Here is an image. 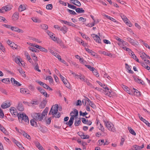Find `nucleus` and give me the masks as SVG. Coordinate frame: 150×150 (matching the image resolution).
I'll list each match as a JSON object with an SVG mask.
<instances>
[{
  "instance_id": "79ce46f5",
  "label": "nucleus",
  "mask_w": 150,
  "mask_h": 150,
  "mask_svg": "<svg viewBox=\"0 0 150 150\" xmlns=\"http://www.w3.org/2000/svg\"><path fill=\"white\" fill-rule=\"evenodd\" d=\"M115 39L120 42L122 43H123L124 42H125L124 40H122L118 37L115 36Z\"/></svg>"
},
{
  "instance_id": "e433bc0d",
  "label": "nucleus",
  "mask_w": 150,
  "mask_h": 150,
  "mask_svg": "<svg viewBox=\"0 0 150 150\" xmlns=\"http://www.w3.org/2000/svg\"><path fill=\"white\" fill-rule=\"evenodd\" d=\"M67 4H68V6L69 8H71L73 9H75L76 10V6H75L74 5H72L68 3H67Z\"/></svg>"
},
{
  "instance_id": "b1692460",
  "label": "nucleus",
  "mask_w": 150,
  "mask_h": 150,
  "mask_svg": "<svg viewBox=\"0 0 150 150\" xmlns=\"http://www.w3.org/2000/svg\"><path fill=\"white\" fill-rule=\"evenodd\" d=\"M128 41L132 45H135L137 44L136 42L134 41V40L131 38H129L128 39Z\"/></svg>"
},
{
  "instance_id": "c85d7f7f",
  "label": "nucleus",
  "mask_w": 150,
  "mask_h": 150,
  "mask_svg": "<svg viewBox=\"0 0 150 150\" xmlns=\"http://www.w3.org/2000/svg\"><path fill=\"white\" fill-rule=\"evenodd\" d=\"M18 71L23 76H25V74H24L25 72L23 71L22 69L21 68H20L19 69H18Z\"/></svg>"
},
{
  "instance_id": "a211bd4d",
  "label": "nucleus",
  "mask_w": 150,
  "mask_h": 150,
  "mask_svg": "<svg viewBox=\"0 0 150 150\" xmlns=\"http://www.w3.org/2000/svg\"><path fill=\"white\" fill-rule=\"evenodd\" d=\"M85 50L89 53H90L91 55H92L93 56H95V53L92 51L91 50H90V49L88 48H85Z\"/></svg>"
},
{
  "instance_id": "052dcab7",
  "label": "nucleus",
  "mask_w": 150,
  "mask_h": 150,
  "mask_svg": "<svg viewBox=\"0 0 150 150\" xmlns=\"http://www.w3.org/2000/svg\"><path fill=\"white\" fill-rule=\"evenodd\" d=\"M15 62L18 64H19L21 63L20 59L18 58H16L15 59Z\"/></svg>"
},
{
  "instance_id": "f8f14e48",
  "label": "nucleus",
  "mask_w": 150,
  "mask_h": 150,
  "mask_svg": "<svg viewBox=\"0 0 150 150\" xmlns=\"http://www.w3.org/2000/svg\"><path fill=\"white\" fill-rule=\"evenodd\" d=\"M47 100L46 98L45 99H44L41 102L40 105V107L41 108H44L46 105V104L47 103Z\"/></svg>"
},
{
  "instance_id": "680f3d73",
  "label": "nucleus",
  "mask_w": 150,
  "mask_h": 150,
  "mask_svg": "<svg viewBox=\"0 0 150 150\" xmlns=\"http://www.w3.org/2000/svg\"><path fill=\"white\" fill-rule=\"evenodd\" d=\"M104 142V139H102L101 140H98V143H99V145H101Z\"/></svg>"
},
{
  "instance_id": "a19ab883",
  "label": "nucleus",
  "mask_w": 150,
  "mask_h": 150,
  "mask_svg": "<svg viewBox=\"0 0 150 150\" xmlns=\"http://www.w3.org/2000/svg\"><path fill=\"white\" fill-rule=\"evenodd\" d=\"M46 8L48 10H51L52 8V5L51 4H47L46 6Z\"/></svg>"
},
{
  "instance_id": "6e6d98bb",
  "label": "nucleus",
  "mask_w": 150,
  "mask_h": 150,
  "mask_svg": "<svg viewBox=\"0 0 150 150\" xmlns=\"http://www.w3.org/2000/svg\"><path fill=\"white\" fill-rule=\"evenodd\" d=\"M26 58L30 63L32 64H33V62L32 61V59H31L30 56H27L26 57Z\"/></svg>"
},
{
  "instance_id": "2f4dec72",
  "label": "nucleus",
  "mask_w": 150,
  "mask_h": 150,
  "mask_svg": "<svg viewBox=\"0 0 150 150\" xmlns=\"http://www.w3.org/2000/svg\"><path fill=\"white\" fill-rule=\"evenodd\" d=\"M67 11L71 14L73 15H75L76 14V13L74 11L68 9H67Z\"/></svg>"
},
{
  "instance_id": "4be33fe9",
  "label": "nucleus",
  "mask_w": 150,
  "mask_h": 150,
  "mask_svg": "<svg viewBox=\"0 0 150 150\" xmlns=\"http://www.w3.org/2000/svg\"><path fill=\"white\" fill-rule=\"evenodd\" d=\"M18 10L20 11H22L25 9V8L24 5H21L19 7Z\"/></svg>"
},
{
  "instance_id": "7ed1b4c3",
  "label": "nucleus",
  "mask_w": 150,
  "mask_h": 150,
  "mask_svg": "<svg viewBox=\"0 0 150 150\" xmlns=\"http://www.w3.org/2000/svg\"><path fill=\"white\" fill-rule=\"evenodd\" d=\"M105 123L106 126L109 130L113 132H114L115 131V129L114 127V125L110 122H106L105 121Z\"/></svg>"
},
{
  "instance_id": "e2e57ef3",
  "label": "nucleus",
  "mask_w": 150,
  "mask_h": 150,
  "mask_svg": "<svg viewBox=\"0 0 150 150\" xmlns=\"http://www.w3.org/2000/svg\"><path fill=\"white\" fill-rule=\"evenodd\" d=\"M18 28L16 27L11 26V29L12 30L17 32Z\"/></svg>"
},
{
  "instance_id": "774afa93",
  "label": "nucleus",
  "mask_w": 150,
  "mask_h": 150,
  "mask_svg": "<svg viewBox=\"0 0 150 150\" xmlns=\"http://www.w3.org/2000/svg\"><path fill=\"white\" fill-rule=\"evenodd\" d=\"M78 134L82 139V138L83 137V136L84 133L82 132H78Z\"/></svg>"
},
{
  "instance_id": "dca6fc26",
  "label": "nucleus",
  "mask_w": 150,
  "mask_h": 150,
  "mask_svg": "<svg viewBox=\"0 0 150 150\" xmlns=\"http://www.w3.org/2000/svg\"><path fill=\"white\" fill-rule=\"evenodd\" d=\"M75 10L76 12L78 13H84L85 12V11L83 9V8H76Z\"/></svg>"
},
{
  "instance_id": "3c124183",
  "label": "nucleus",
  "mask_w": 150,
  "mask_h": 150,
  "mask_svg": "<svg viewBox=\"0 0 150 150\" xmlns=\"http://www.w3.org/2000/svg\"><path fill=\"white\" fill-rule=\"evenodd\" d=\"M41 93L46 98L48 97H49V95H47V92L45 91H43L42 92H41Z\"/></svg>"
},
{
  "instance_id": "a878e982",
  "label": "nucleus",
  "mask_w": 150,
  "mask_h": 150,
  "mask_svg": "<svg viewBox=\"0 0 150 150\" xmlns=\"http://www.w3.org/2000/svg\"><path fill=\"white\" fill-rule=\"evenodd\" d=\"M40 26L41 28L44 30H47L48 28V26L47 25L45 24H41Z\"/></svg>"
},
{
  "instance_id": "6ab92c4d",
  "label": "nucleus",
  "mask_w": 150,
  "mask_h": 150,
  "mask_svg": "<svg viewBox=\"0 0 150 150\" xmlns=\"http://www.w3.org/2000/svg\"><path fill=\"white\" fill-rule=\"evenodd\" d=\"M60 30L64 34H65L67 31V28L65 26H64L60 28Z\"/></svg>"
},
{
  "instance_id": "13d9d810",
  "label": "nucleus",
  "mask_w": 150,
  "mask_h": 150,
  "mask_svg": "<svg viewBox=\"0 0 150 150\" xmlns=\"http://www.w3.org/2000/svg\"><path fill=\"white\" fill-rule=\"evenodd\" d=\"M37 89L40 91L41 93V92H42L43 91H45L44 89H42V88L40 87H38L37 88Z\"/></svg>"
},
{
  "instance_id": "cd10ccee",
  "label": "nucleus",
  "mask_w": 150,
  "mask_h": 150,
  "mask_svg": "<svg viewBox=\"0 0 150 150\" xmlns=\"http://www.w3.org/2000/svg\"><path fill=\"white\" fill-rule=\"evenodd\" d=\"M99 123L100 124V125L98 126V129L102 132H104L105 129L103 126L100 122Z\"/></svg>"
},
{
  "instance_id": "5701e85b",
  "label": "nucleus",
  "mask_w": 150,
  "mask_h": 150,
  "mask_svg": "<svg viewBox=\"0 0 150 150\" xmlns=\"http://www.w3.org/2000/svg\"><path fill=\"white\" fill-rule=\"evenodd\" d=\"M60 76L61 79L62 80V81L64 83L65 85H67V79H65L64 77L61 74L60 75Z\"/></svg>"
},
{
  "instance_id": "4d7b16f0",
  "label": "nucleus",
  "mask_w": 150,
  "mask_h": 150,
  "mask_svg": "<svg viewBox=\"0 0 150 150\" xmlns=\"http://www.w3.org/2000/svg\"><path fill=\"white\" fill-rule=\"evenodd\" d=\"M68 25L71 26L73 27H74L76 28L77 26L76 25L72 23L71 22H69V23H68Z\"/></svg>"
},
{
  "instance_id": "c03bdc74",
  "label": "nucleus",
  "mask_w": 150,
  "mask_h": 150,
  "mask_svg": "<svg viewBox=\"0 0 150 150\" xmlns=\"http://www.w3.org/2000/svg\"><path fill=\"white\" fill-rule=\"evenodd\" d=\"M92 72L93 73V74L97 77H98L99 76V75L98 73V72L97 70L95 69V70H94V71H93Z\"/></svg>"
},
{
  "instance_id": "f257e3e1",
  "label": "nucleus",
  "mask_w": 150,
  "mask_h": 150,
  "mask_svg": "<svg viewBox=\"0 0 150 150\" xmlns=\"http://www.w3.org/2000/svg\"><path fill=\"white\" fill-rule=\"evenodd\" d=\"M18 120L20 122L25 124L29 123V120L28 116L25 114H20L18 117Z\"/></svg>"
},
{
  "instance_id": "c9c22d12",
  "label": "nucleus",
  "mask_w": 150,
  "mask_h": 150,
  "mask_svg": "<svg viewBox=\"0 0 150 150\" xmlns=\"http://www.w3.org/2000/svg\"><path fill=\"white\" fill-rule=\"evenodd\" d=\"M75 40L79 44H82L83 42V41L80 38L78 37H76V38Z\"/></svg>"
},
{
  "instance_id": "8fccbe9b",
  "label": "nucleus",
  "mask_w": 150,
  "mask_h": 150,
  "mask_svg": "<svg viewBox=\"0 0 150 150\" xmlns=\"http://www.w3.org/2000/svg\"><path fill=\"white\" fill-rule=\"evenodd\" d=\"M23 136L27 138L28 139L30 140L31 139L30 136L29 135H28V134L26 132H25L24 134H23Z\"/></svg>"
},
{
  "instance_id": "aec40b11",
  "label": "nucleus",
  "mask_w": 150,
  "mask_h": 150,
  "mask_svg": "<svg viewBox=\"0 0 150 150\" xmlns=\"http://www.w3.org/2000/svg\"><path fill=\"white\" fill-rule=\"evenodd\" d=\"M31 125L34 127H36L37 126V122L34 120V119H31L30 121Z\"/></svg>"
},
{
  "instance_id": "69168bd1",
  "label": "nucleus",
  "mask_w": 150,
  "mask_h": 150,
  "mask_svg": "<svg viewBox=\"0 0 150 150\" xmlns=\"http://www.w3.org/2000/svg\"><path fill=\"white\" fill-rule=\"evenodd\" d=\"M51 39L54 41H56L58 42V40H59L58 38H57L56 37L53 36L51 38Z\"/></svg>"
},
{
  "instance_id": "72a5a7b5",
  "label": "nucleus",
  "mask_w": 150,
  "mask_h": 150,
  "mask_svg": "<svg viewBox=\"0 0 150 150\" xmlns=\"http://www.w3.org/2000/svg\"><path fill=\"white\" fill-rule=\"evenodd\" d=\"M85 66L90 71H94L95 70V68L94 67H92L89 65H85Z\"/></svg>"
},
{
  "instance_id": "4468645a",
  "label": "nucleus",
  "mask_w": 150,
  "mask_h": 150,
  "mask_svg": "<svg viewBox=\"0 0 150 150\" xmlns=\"http://www.w3.org/2000/svg\"><path fill=\"white\" fill-rule=\"evenodd\" d=\"M17 109L21 111H22L24 110V108L21 103H18Z\"/></svg>"
},
{
  "instance_id": "f03ea898",
  "label": "nucleus",
  "mask_w": 150,
  "mask_h": 150,
  "mask_svg": "<svg viewBox=\"0 0 150 150\" xmlns=\"http://www.w3.org/2000/svg\"><path fill=\"white\" fill-rule=\"evenodd\" d=\"M33 118L36 121H42L45 117L44 114L40 113H34L33 114Z\"/></svg>"
},
{
  "instance_id": "0e129e2a",
  "label": "nucleus",
  "mask_w": 150,
  "mask_h": 150,
  "mask_svg": "<svg viewBox=\"0 0 150 150\" xmlns=\"http://www.w3.org/2000/svg\"><path fill=\"white\" fill-rule=\"evenodd\" d=\"M47 33L48 34V35L50 36L51 37V38L52 37H53V33L50 32L49 31L47 30Z\"/></svg>"
},
{
  "instance_id": "9b49d317",
  "label": "nucleus",
  "mask_w": 150,
  "mask_h": 150,
  "mask_svg": "<svg viewBox=\"0 0 150 150\" xmlns=\"http://www.w3.org/2000/svg\"><path fill=\"white\" fill-rule=\"evenodd\" d=\"M93 37L95 40L98 43H101V40L100 37L97 35L95 34H93Z\"/></svg>"
},
{
  "instance_id": "7c9ffc66",
  "label": "nucleus",
  "mask_w": 150,
  "mask_h": 150,
  "mask_svg": "<svg viewBox=\"0 0 150 150\" xmlns=\"http://www.w3.org/2000/svg\"><path fill=\"white\" fill-rule=\"evenodd\" d=\"M48 79L49 80L50 83H52L53 82V79L51 76H47L46 78V79Z\"/></svg>"
},
{
  "instance_id": "a18cd8bd",
  "label": "nucleus",
  "mask_w": 150,
  "mask_h": 150,
  "mask_svg": "<svg viewBox=\"0 0 150 150\" xmlns=\"http://www.w3.org/2000/svg\"><path fill=\"white\" fill-rule=\"evenodd\" d=\"M85 82L88 86L93 88H94L93 86L87 80V79H86V81Z\"/></svg>"
},
{
  "instance_id": "864d4df0",
  "label": "nucleus",
  "mask_w": 150,
  "mask_h": 150,
  "mask_svg": "<svg viewBox=\"0 0 150 150\" xmlns=\"http://www.w3.org/2000/svg\"><path fill=\"white\" fill-rule=\"evenodd\" d=\"M133 147V148L135 150H140L141 149V148L140 147V146L138 145H134Z\"/></svg>"
},
{
  "instance_id": "58836bf2",
  "label": "nucleus",
  "mask_w": 150,
  "mask_h": 150,
  "mask_svg": "<svg viewBox=\"0 0 150 150\" xmlns=\"http://www.w3.org/2000/svg\"><path fill=\"white\" fill-rule=\"evenodd\" d=\"M147 63L145 64V63H142V66L145 68L149 70L150 69V67L148 66L147 64Z\"/></svg>"
},
{
  "instance_id": "0eeeda50",
  "label": "nucleus",
  "mask_w": 150,
  "mask_h": 150,
  "mask_svg": "<svg viewBox=\"0 0 150 150\" xmlns=\"http://www.w3.org/2000/svg\"><path fill=\"white\" fill-rule=\"evenodd\" d=\"M10 111L11 113L13 114L15 116L17 115L18 117V115H20L19 114L20 113H18L16 109L14 107H12L10 108Z\"/></svg>"
},
{
  "instance_id": "bb28decb",
  "label": "nucleus",
  "mask_w": 150,
  "mask_h": 150,
  "mask_svg": "<svg viewBox=\"0 0 150 150\" xmlns=\"http://www.w3.org/2000/svg\"><path fill=\"white\" fill-rule=\"evenodd\" d=\"M42 86L43 87L47 89H49L50 91H52V89L48 85L44 83Z\"/></svg>"
},
{
  "instance_id": "de8ad7c7",
  "label": "nucleus",
  "mask_w": 150,
  "mask_h": 150,
  "mask_svg": "<svg viewBox=\"0 0 150 150\" xmlns=\"http://www.w3.org/2000/svg\"><path fill=\"white\" fill-rule=\"evenodd\" d=\"M0 129L3 133H5L6 130L5 129L1 124H0Z\"/></svg>"
},
{
  "instance_id": "49530a36",
  "label": "nucleus",
  "mask_w": 150,
  "mask_h": 150,
  "mask_svg": "<svg viewBox=\"0 0 150 150\" xmlns=\"http://www.w3.org/2000/svg\"><path fill=\"white\" fill-rule=\"evenodd\" d=\"M27 90L25 88H21L20 89V92L22 93L25 94L27 92Z\"/></svg>"
},
{
  "instance_id": "c756f323",
  "label": "nucleus",
  "mask_w": 150,
  "mask_h": 150,
  "mask_svg": "<svg viewBox=\"0 0 150 150\" xmlns=\"http://www.w3.org/2000/svg\"><path fill=\"white\" fill-rule=\"evenodd\" d=\"M1 81L6 83H10V81L9 79H4L1 80Z\"/></svg>"
},
{
  "instance_id": "39448f33",
  "label": "nucleus",
  "mask_w": 150,
  "mask_h": 150,
  "mask_svg": "<svg viewBox=\"0 0 150 150\" xmlns=\"http://www.w3.org/2000/svg\"><path fill=\"white\" fill-rule=\"evenodd\" d=\"M58 107V105L57 104L52 106L49 113V115H50L52 113V115H54V114L57 113Z\"/></svg>"
},
{
  "instance_id": "9d476101",
  "label": "nucleus",
  "mask_w": 150,
  "mask_h": 150,
  "mask_svg": "<svg viewBox=\"0 0 150 150\" xmlns=\"http://www.w3.org/2000/svg\"><path fill=\"white\" fill-rule=\"evenodd\" d=\"M11 81L12 84L14 86H20L21 85L18 81H16L13 78H11Z\"/></svg>"
},
{
  "instance_id": "37998d69",
  "label": "nucleus",
  "mask_w": 150,
  "mask_h": 150,
  "mask_svg": "<svg viewBox=\"0 0 150 150\" xmlns=\"http://www.w3.org/2000/svg\"><path fill=\"white\" fill-rule=\"evenodd\" d=\"M5 8V11H10L11 9V8L8 5L4 6Z\"/></svg>"
},
{
  "instance_id": "338daca9",
  "label": "nucleus",
  "mask_w": 150,
  "mask_h": 150,
  "mask_svg": "<svg viewBox=\"0 0 150 150\" xmlns=\"http://www.w3.org/2000/svg\"><path fill=\"white\" fill-rule=\"evenodd\" d=\"M82 121L83 123L86 124L88 122V120H86L85 118H82Z\"/></svg>"
},
{
  "instance_id": "393cba45",
  "label": "nucleus",
  "mask_w": 150,
  "mask_h": 150,
  "mask_svg": "<svg viewBox=\"0 0 150 150\" xmlns=\"http://www.w3.org/2000/svg\"><path fill=\"white\" fill-rule=\"evenodd\" d=\"M128 129L129 132L132 134L134 135H136V133L134 132V131L132 129V128L130 127H128Z\"/></svg>"
},
{
  "instance_id": "1a4fd4ad",
  "label": "nucleus",
  "mask_w": 150,
  "mask_h": 150,
  "mask_svg": "<svg viewBox=\"0 0 150 150\" xmlns=\"http://www.w3.org/2000/svg\"><path fill=\"white\" fill-rule=\"evenodd\" d=\"M70 2L78 7H80L81 6L80 2L77 0H71L70 1Z\"/></svg>"
},
{
  "instance_id": "ddd939ff",
  "label": "nucleus",
  "mask_w": 150,
  "mask_h": 150,
  "mask_svg": "<svg viewBox=\"0 0 150 150\" xmlns=\"http://www.w3.org/2000/svg\"><path fill=\"white\" fill-rule=\"evenodd\" d=\"M19 13L17 12H15L12 16V19L13 20H17L19 18Z\"/></svg>"
},
{
  "instance_id": "20e7f679",
  "label": "nucleus",
  "mask_w": 150,
  "mask_h": 150,
  "mask_svg": "<svg viewBox=\"0 0 150 150\" xmlns=\"http://www.w3.org/2000/svg\"><path fill=\"white\" fill-rule=\"evenodd\" d=\"M140 57L144 59L146 63H149V61L148 59H150V57L149 56L147 55L144 52H142L140 54Z\"/></svg>"
},
{
  "instance_id": "f704fd0d",
  "label": "nucleus",
  "mask_w": 150,
  "mask_h": 150,
  "mask_svg": "<svg viewBox=\"0 0 150 150\" xmlns=\"http://www.w3.org/2000/svg\"><path fill=\"white\" fill-rule=\"evenodd\" d=\"M29 49L30 50L32 51V52H38L39 51V50L37 49L36 48H33L32 47H29Z\"/></svg>"
},
{
  "instance_id": "603ef678",
  "label": "nucleus",
  "mask_w": 150,
  "mask_h": 150,
  "mask_svg": "<svg viewBox=\"0 0 150 150\" xmlns=\"http://www.w3.org/2000/svg\"><path fill=\"white\" fill-rule=\"evenodd\" d=\"M87 114L88 113L86 112H82L81 111H79V114L80 116H84Z\"/></svg>"
},
{
  "instance_id": "6e6552de",
  "label": "nucleus",
  "mask_w": 150,
  "mask_h": 150,
  "mask_svg": "<svg viewBox=\"0 0 150 150\" xmlns=\"http://www.w3.org/2000/svg\"><path fill=\"white\" fill-rule=\"evenodd\" d=\"M31 46H33L34 47H35L36 48L39 49L42 52H47V50L46 49H45V48H44L38 45H35L33 44H32V45H31Z\"/></svg>"
},
{
  "instance_id": "412c9836",
  "label": "nucleus",
  "mask_w": 150,
  "mask_h": 150,
  "mask_svg": "<svg viewBox=\"0 0 150 150\" xmlns=\"http://www.w3.org/2000/svg\"><path fill=\"white\" fill-rule=\"evenodd\" d=\"M34 69L37 71L40 72L41 71L39 69V66L38 64L36 62H35L34 64Z\"/></svg>"
},
{
  "instance_id": "473e14b6",
  "label": "nucleus",
  "mask_w": 150,
  "mask_h": 150,
  "mask_svg": "<svg viewBox=\"0 0 150 150\" xmlns=\"http://www.w3.org/2000/svg\"><path fill=\"white\" fill-rule=\"evenodd\" d=\"M81 121L80 119L78 120H75L74 121V125L76 126H77L81 123Z\"/></svg>"
},
{
  "instance_id": "bf43d9fd",
  "label": "nucleus",
  "mask_w": 150,
  "mask_h": 150,
  "mask_svg": "<svg viewBox=\"0 0 150 150\" xmlns=\"http://www.w3.org/2000/svg\"><path fill=\"white\" fill-rule=\"evenodd\" d=\"M121 17L122 19L125 22V23L128 20V19L125 16L123 15L121 16Z\"/></svg>"
},
{
  "instance_id": "f3484780",
  "label": "nucleus",
  "mask_w": 150,
  "mask_h": 150,
  "mask_svg": "<svg viewBox=\"0 0 150 150\" xmlns=\"http://www.w3.org/2000/svg\"><path fill=\"white\" fill-rule=\"evenodd\" d=\"M132 92L134 93V94L137 96H139L141 94L140 92L138 91V90L133 88L132 91Z\"/></svg>"
},
{
  "instance_id": "2eb2a0df",
  "label": "nucleus",
  "mask_w": 150,
  "mask_h": 150,
  "mask_svg": "<svg viewBox=\"0 0 150 150\" xmlns=\"http://www.w3.org/2000/svg\"><path fill=\"white\" fill-rule=\"evenodd\" d=\"M73 119L72 117H70L69 121L68 122H66V124L70 127L73 124Z\"/></svg>"
},
{
  "instance_id": "ea45409f",
  "label": "nucleus",
  "mask_w": 150,
  "mask_h": 150,
  "mask_svg": "<svg viewBox=\"0 0 150 150\" xmlns=\"http://www.w3.org/2000/svg\"><path fill=\"white\" fill-rule=\"evenodd\" d=\"M49 110V108L47 107H46L45 109L43 110L42 112V114H44L45 115H47L48 111Z\"/></svg>"
},
{
  "instance_id": "423d86ee",
  "label": "nucleus",
  "mask_w": 150,
  "mask_h": 150,
  "mask_svg": "<svg viewBox=\"0 0 150 150\" xmlns=\"http://www.w3.org/2000/svg\"><path fill=\"white\" fill-rule=\"evenodd\" d=\"M10 106L11 104L10 102L6 101L2 104L1 107L3 109H5L10 107Z\"/></svg>"
},
{
  "instance_id": "5fc2aeb1",
  "label": "nucleus",
  "mask_w": 150,
  "mask_h": 150,
  "mask_svg": "<svg viewBox=\"0 0 150 150\" xmlns=\"http://www.w3.org/2000/svg\"><path fill=\"white\" fill-rule=\"evenodd\" d=\"M0 117L1 118H3L4 117V115L3 111L0 108Z\"/></svg>"
},
{
  "instance_id": "4c0bfd02",
  "label": "nucleus",
  "mask_w": 150,
  "mask_h": 150,
  "mask_svg": "<svg viewBox=\"0 0 150 150\" xmlns=\"http://www.w3.org/2000/svg\"><path fill=\"white\" fill-rule=\"evenodd\" d=\"M142 119H141V120L142 121V122H144L148 126H149V124L150 123H149V122L146 121V120H145L144 118H141Z\"/></svg>"
},
{
  "instance_id": "09e8293b",
  "label": "nucleus",
  "mask_w": 150,
  "mask_h": 150,
  "mask_svg": "<svg viewBox=\"0 0 150 150\" xmlns=\"http://www.w3.org/2000/svg\"><path fill=\"white\" fill-rule=\"evenodd\" d=\"M0 49L1 50L4 52L5 51V48L1 43L0 42Z\"/></svg>"
}]
</instances>
